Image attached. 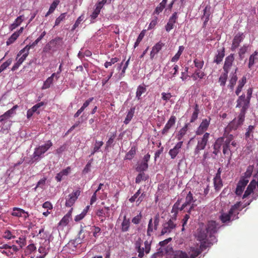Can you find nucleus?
Segmentation results:
<instances>
[{"label":"nucleus","mask_w":258,"mask_h":258,"mask_svg":"<svg viewBox=\"0 0 258 258\" xmlns=\"http://www.w3.org/2000/svg\"><path fill=\"white\" fill-rule=\"evenodd\" d=\"M209 138L210 134L205 133L202 137L198 139V143L194 150L195 155L199 154L200 151L205 148Z\"/></svg>","instance_id":"4"},{"label":"nucleus","mask_w":258,"mask_h":258,"mask_svg":"<svg viewBox=\"0 0 258 258\" xmlns=\"http://www.w3.org/2000/svg\"><path fill=\"white\" fill-rule=\"evenodd\" d=\"M145 32H146V30H143L140 33L139 35L138 36V37L137 38V39L135 43V45H134V47L135 48L137 47L139 45V44L141 42V41L142 40L143 38H144V37L145 36Z\"/></svg>","instance_id":"55"},{"label":"nucleus","mask_w":258,"mask_h":258,"mask_svg":"<svg viewBox=\"0 0 258 258\" xmlns=\"http://www.w3.org/2000/svg\"><path fill=\"white\" fill-rule=\"evenodd\" d=\"M20 35V33L18 32H15L14 33L11 37L8 39V40L7 41V45H9L13 43L14 42V41L18 38L19 36Z\"/></svg>","instance_id":"50"},{"label":"nucleus","mask_w":258,"mask_h":258,"mask_svg":"<svg viewBox=\"0 0 258 258\" xmlns=\"http://www.w3.org/2000/svg\"><path fill=\"white\" fill-rule=\"evenodd\" d=\"M211 121V118L203 119L199 126L196 131L197 135L203 134L208 129Z\"/></svg>","instance_id":"9"},{"label":"nucleus","mask_w":258,"mask_h":258,"mask_svg":"<svg viewBox=\"0 0 258 258\" xmlns=\"http://www.w3.org/2000/svg\"><path fill=\"white\" fill-rule=\"evenodd\" d=\"M103 145V142L102 141H96L94 147L90 156L93 155L96 152H98Z\"/></svg>","instance_id":"52"},{"label":"nucleus","mask_w":258,"mask_h":258,"mask_svg":"<svg viewBox=\"0 0 258 258\" xmlns=\"http://www.w3.org/2000/svg\"><path fill=\"white\" fill-rule=\"evenodd\" d=\"M3 237L7 239H11L12 238H14L15 236L13 235L12 232L8 230H6L3 235Z\"/></svg>","instance_id":"58"},{"label":"nucleus","mask_w":258,"mask_h":258,"mask_svg":"<svg viewBox=\"0 0 258 258\" xmlns=\"http://www.w3.org/2000/svg\"><path fill=\"white\" fill-rule=\"evenodd\" d=\"M55 77L56 80H57L59 78V76H56L55 73L52 74L50 77H48L43 83L42 87V90H45L49 88L51 85L53 83V79Z\"/></svg>","instance_id":"23"},{"label":"nucleus","mask_w":258,"mask_h":258,"mask_svg":"<svg viewBox=\"0 0 258 258\" xmlns=\"http://www.w3.org/2000/svg\"><path fill=\"white\" fill-rule=\"evenodd\" d=\"M211 15V7L207 6L204 10V14L202 16V19L204 21L203 24V27H206L207 22L210 19V16Z\"/></svg>","instance_id":"26"},{"label":"nucleus","mask_w":258,"mask_h":258,"mask_svg":"<svg viewBox=\"0 0 258 258\" xmlns=\"http://www.w3.org/2000/svg\"><path fill=\"white\" fill-rule=\"evenodd\" d=\"M181 199H178L177 202L174 204L172 209L171 210V213H173V217H172V219L176 220V216L178 213V211L179 210L180 211L183 210L185 208L191 204L192 203L195 202L196 201L194 200V197L192 193L190 191H189L187 195L185 197V201L182 205L180 208H179V206L180 205V203L181 202Z\"/></svg>","instance_id":"1"},{"label":"nucleus","mask_w":258,"mask_h":258,"mask_svg":"<svg viewBox=\"0 0 258 258\" xmlns=\"http://www.w3.org/2000/svg\"><path fill=\"white\" fill-rule=\"evenodd\" d=\"M136 153V148L135 146L132 147L130 150L126 154L125 159L132 160Z\"/></svg>","instance_id":"43"},{"label":"nucleus","mask_w":258,"mask_h":258,"mask_svg":"<svg viewBox=\"0 0 258 258\" xmlns=\"http://www.w3.org/2000/svg\"><path fill=\"white\" fill-rule=\"evenodd\" d=\"M207 233H208L206 229L203 227H200L197 229V233L196 234V237L197 240L202 241L207 239Z\"/></svg>","instance_id":"17"},{"label":"nucleus","mask_w":258,"mask_h":258,"mask_svg":"<svg viewBox=\"0 0 258 258\" xmlns=\"http://www.w3.org/2000/svg\"><path fill=\"white\" fill-rule=\"evenodd\" d=\"M90 234V231L87 230L84 228H82L79 233L78 239L80 240V243L86 240V236L89 235Z\"/></svg>","instance_id":"32"},{"label":"nucleus","mask_w":258,"mask_h":258,"mask_svg":"<svg viewBox=\"0 0 258 258\" xmlns=\"http://www.w3.org/2000/svg\"><path fill=\"white\" fill-rule=\"evenodd\" d=\"M234 215L233 214H230V211H229L228 213H223L220 216V219L221 220L222 223H225L227 222H229L230 221L231 218H233Z\"/></svg>","instance_id":"37"},{"label":"nucleus","mask_w":258,"mask_h":258,"mask_svg":"<svg viewBox=\"0 0 258 258\" xmlns=\"http://www.w3.org/2000/svg\"><path fill=\"white\" fill-rule=\"evenodd\" d=\"M242 205V203L241 202H237L235 204L233 205L231 208H230L229 211L230 214H233L234 215V217L233 218V220L236 219L238 218V215L239 214V212L241 211V210L245 207V206H243V207L241 208V206Z\"/></svg>","instance_id":"15"},{"label":"nucleus","mask_w":258,"mask_h":258,"mask_svg":"<svg viewBox=\"0 0 258 258\" xmlns=\"http://www.w3.org/2000/svg\"><path fill=\"white\" fill-rule=\"evenodd\" d=\"M178 19L177 13L174 12L170 17L167 24L165 25V30L167 32H170L173 29L175 24L177 22Z\"/></svg>","instance_id":"10"},{"label":"nucleus","mask_w":258,"mask_h":258,"mask_svg":"<svg viewBox=\"0 0 258 258\" xmlns=\"http://www.w3.org/2000/svg\"><path fill=\"white\" fill-rule=\"evenodd\" d=\"M245 119V115L239 113L237 118H234L227 126L226 130L227 131L230 132L233 130H236L239 126H241Z\"/></svg>","instance_id":"5"},{"label":"nucleus","mask_w":258,"mask_h":258,"mask_svg":"<svg viewBox=\"0 0 258 258\" xmlns=\"http://www.w3.org/2000/svg\"><path fill=\"white\" fill-rule=\"evenodd\" d=\"M52 146V142L51 141L49 140L45 145L40 146L38 148H36L33 154V161L39 160L41 158V156L45 153Z\"/></svg>","instance_id":"2"},{"label":"nucleus","mask_w":258,"mask_h":258,"mask_svg":"<svg viewBox=\"0 0 258 258\" xmlns=\"http://www.w3.org/2000/svg\"><path fill=\"white\" fill-rule=\"evenodd\" d=\"M205 229L209 234L211 240L215 241L216 237L214 234L217 232L219 229L218 223L215 221H210L208 222Z\"/></svg>","instance_id":"6"},{"label":"nucleus","mask_w":258,"mask_h":258,"mask_svg":"<svg viewBox=\"0 0 258 258\" xmlns=\"http://www.w3.org/2000/svg\"><path fill=\"white\" fill-rule=\"evenodd\" d=\"M135 111V107H132L130 108V109L127 112L126 116L123 121L124 124H127L129 123V122L131 121L132 119L133 118L134 115Z\"/></svg>","instance_id":"35"},{"label":"nucleus","mask_w":258,"mask_h":258,"mask_svg":"<svg viewBox=\"0 0 258 258\" xmlns=\"http://www.w3.org/2000/svg\"><path fill=\"white\" fill-rule=\"evenodd\" d=\"M216 241V240H215V241H211V239L210 240H209L208 239L203 240L202 241H200L201 244L198 248L200 249L201 251L202 252L207 248L211 246V245L212 244H213V243Z\"/></svg>","instance_id":"30"},{"label":"nucleus","mask_w":258,"mask_h":258,"mask_svg":"<svg viewBox=\"0 0 258 258\" xmlns=\"http://www.w3.org/2000/svg\"><path fill=\"white\" fill-rule=\"evenodd\" d=\"M176 118L175 116L172 115L166 123L164 127L161 131V134L163 135H166L169 130L175 124Z\"/></svg>","instance_id":"16"},{"label":"nucleus","mask_w":258,"mask_h":258,"mask_svg":"<svg viewBox=\"0 0 258 258\" xmlns=\"http://www.w3.org/2000/svg\"><path fill=\"white\" fill-rule=\"evenodd\" d=\"M119 61V58L117 57H113L109 61H106L104 63V67L106 68H108L109 66H111L112 64H114Z\"/></svg>","instance_id":"59"},{"label":"nucleus","mask_w":258,"mask_h":258,"mask_svg":"<svg viewBox=\"0 0 258 258\" xmlns=\"http://www.w3.org/2000/svg\"><path fill=\"white\" fill-rule=\"evenodd\" d=\"M171 258H188V256L185 252L178 250L174 252Z\"/></svg>","instance_id":"42"},{"label":"nucleus","mask_w":258,"mask_h":258,"mask_svg":"<svg viewBox=\"0 0 258 258\" xmlns=\"http://www.w3.org/2000/svg\"><path fill=\"white\" fill-rule=\"evenodd\" d=\"M225 56V48L223 47L221 50H218V53L215 56L214 62L217 64H220Z\"/></svg>","instance_id":"29"},{"label":"nucleus","mask_w":258,"mask_h":258,"mask_svg":"<svg viewBox=\"0 0 258 258\" xmlns=\"http://www.w3.org/2000/svg\"><path fill=\"white\" fill-rule=\"evenodd\" d=\"M94 228V230H93V236L97 238L99 237L101 233V229L99 227L94 226L93 227Z\"/></svg>","instance_id":"61"},{"label":"nucleus","mask_w":258,"mask_h":258,"mask_svg":"<svg viewBox=\"0 0 258 258\" xmlns=\"http://www.w3.org/2000/svg\"><path fill=\"white\" fill-rule=\"evenodd\" d=\"M246 83V78L245 76H243L242 78L238 81V85L235 91V94L237 96L239 95Z\"/></svg>","instance_id":"31"},{"label":"nucleus","mask_w":258,"mask_h":258,"mask_svg":"<svg viewBox=\"0 0 258 258\" xmlns=\"http://www.w3.org/2000/svg\"><path fill=\"white\" fill-rule=\"evenodd\" d=\"M71 218V214H67L60 220L59 223V225L66 226L69 222Z\"/></svg>","instance_id":"51"},{"label":"nucleus","mask_w":258,"mask_h":258,"mask_svg":"<svg viewBox=\"0 0 258 258\" xmlns=\"http://www.w3.org/2000/svg\"><path fill=\"white\" fill-rule=\"evenodd\" d=\"M190 256L188 258H196L202 252L198 247H191L190 248Z\"/></svg>","instance_id":"41"},{"label":"nucleus","mask_w":258,"mask_h":258,"mask_svg":"<svg viewBox=\"0 0 258 258\" xmlns=\"http://www.w3.org/2000/svg\"><path fill=\"white\" fill-rule=\"evenodd\" d=\"M195 66L198 70L201 69L204 66V61L196 58L194 61Z\"/></svg>","instance_id":"60"},{"label":"nucleus","mask_w":258,"mask_h":258,"mask_svg":"<svg viewBox=\"0 0 258 258\" xmlns=\"http://www.w3.org/2000/svg\"><path fill=\"white\" fill-rule=\"evenodd\" d=\"M40 40L37 38L32 43L27 45L24 48L21 49L17 54V56H20L21 55L24 53L28 55L29 50L31 48H33L36 46Z\"/></svg>","instance_id":"19"},{"label":"nucleus","mask_w":258,"mask_h":258,"mask_svg":"<svg viewBox=\"0 0 258 258\" xmlns=\"http://www.w3.org/2000/svg\"><path fill=\"white\" fill-rule=\"evenodd\" d=\"M164 43L159 42L157 43L153 47L152 51L150 53L151 59H153L155 55L161 50L162 47L164 46Z\"/></svg>","instance_id":"27"},{"label":"nucleus","mask_w":258,"mask_h":258,"mask_svg":"<svg viewBox=\"0 0 258 258\" xmlns=\"http://www.w3.org/2000/svg\"><path fill=\"white\" fill-rule=\"evenodd\" d=\"M12 59H9L6 61L4 62L1 66V69L3 71L6 70L12 63Z\"/></svg>","instance_id":"64"},{"label":"nucleus","mask_w":258,"mask_h":258,"mask_svg":"<svg viewBox=\"0 0 258 258\" xmlns=\"http://www.w3.org/2000/svg\"><path fill=\"white\" fill-rule=\"evenodd\" d=\"M175 227L176 224L171 219H170L168 222H165L163 224V228L161 234V235H164L166 233H169L171 232Z\"/></svg>","instance_id":"11"},{"label":"nucleus","mask_w":258,"mask_h":258,"mask_svg":"<svg viewBox=\"0 0 258 258\" xmlns=\"http://www.w3.org/2000/svg\"><path fill=\"white\" fill-rule=\"evenodd\" d=\"M183 144L182 141L178 142L173 149H171L169 151V154L171 156V159H174L179 152Z\"/></svg>","instance_id":"20"},{"label":"nucleus","mask_w":258,"mask_h":258,"mask_svg":"<svg viewBox=\"0 0 258 258\" xmlns=\"http://www.w3.org/2000/svg\"><path fill=\"white\" fill-rule=\"evenodd\" d=\"M188 128V124H185V125L181 128L178 132V134L176 135V138L177 140L179 141H181V139L183 137V136L186 134V133L187 131Z\"/></svg>","instance_id":"36"},{"label":"nucleus","mask_w":258,"mask_h":258,"mask_svg":"<svg viewBox=\"0 0 258 258\" xmlns=\"http://www.w3.org/2000/svg\"><path fill=\"white\" fill-rule=\"evenodd\" d=\"M80 192H81L79 190H77L70 194L69 195V198L66 200V207H71L72 206L78 199V197L80 196Z\"/></svg>","instance_id":"12"},{"label":"nucleus","mask_w":258,"mask_h":258,"mask_svg":"<svg viewBox=\"0 0 258 258\" xmlns=\"http://www.w3.org/2000/svg\"><path fill=\"white\" fill-rule=\"evenodd\" d=\"M148 168V164L147 163L142 162L137 168V170L139 172H143L146 171Z\"/></svg>","instance_id":"54"},{"label":"nucleus","mask_w":258,"mask_h":258,"mask_svg":"<svg viewBox=\"0 0 258 258\" xmlns=\"http://www.w3.org/2000/svg\"><path fill=\"white\" fill-rule=\"evenodd\" d=\"M151 242L148 241V240H146L144 242L145 247H141V251L142 255H140V253H139L138 257L139 258H143L145 255V253L148 254L150 252L151 250Z\"/></svg>","instance_id":"25"},{"label":"nucleus","mask_w":258,"mask_h":258,"mask_svg":"<svg viewBox=\"0 0 258 258\" xmlns=\"http://www.w3.org/2000/svg\"><path fill=\"white\" fill-rule=\"evenodd\" d=\"M228 73L224 72V73L220 76L219 79V82L221 86H224L226 84V82L227 79Z\"/></svg>","instance_id":"46"},{"label":"nucleus","mask_w":258,"mask_h":258,"mask_svg":"<svg viewBox=\"0 0 258 258\" xmlns=\"http://www.w3.org/2000/svg\"><path fill=\"white\" fill-rule=\"evenodd\" d=\"M224 142V138H219L216 140L213 145L214 151L213 153L215 155H218L220 152V149Z\"/></svg>","instance_id":"21"},{"label":"nucleus","mask_w":258,"mask_h":258,"mask_svg":"<svg viewBox=\"0 0 258 258\" xmlns=\"http://www.w3.org/2000/svg\"><path fill=\"white\" fill-rule=\"evenodd\" d=\"M109 210L110 208L109 207H104L102 208L97 209L96 210L95 214L99 218L101 222H103L106 217H109Z\"/></svg>","instance_id":"7"},{"label":"nucleus","mask_w":258,"mask_h":258,"mask_svg":"<svg viewBox=\"0 0 258 258\" xmlns=\"http://www.w3.org/2000/svg\"><path fill=\"white\" fill-rule=\"evenodd\" d=\"M142 243L143 241L141 238H139L135 243V249L138 253H140V255H142V253L141 251V247L142 245Z\"/></svg>","instance_id":"53"},{"label":"nucleus","mask_w":258,"mask_h":258,"mask_svg":"<svg viewBox=\"0 0 258 258\" xmlns=\"http://www.w3.org/2000/svg\"><path fill=\"white\" fill-rule=\"evenodd\" d=\"M167 0H163L159 5L156 8L155 10L154 11V14H156L157 15L159 14L163 9L165 8V6L167 4Z\"/></svg>","instance_id":"38"},{"label":"nucleus","mask_w":258,"mask_h":258,"mask_svg":"<svg viewBox=\"0 0 258 258\" xmlns=\"http://www.w3.org/2000/svg\"><path fill=\"white\" fill-rule=\"evenodd\" d=\"M253 172V167L251 166H249L247 167L245 172L244 173V176L242 178H246L248 179L249 178L252 173Z\"/></svg>","instance_id":"56"},{"label":"nucleus","mask_w":258,"mask_h":258,"mask_svg":"<svg viewBox=\"0 0 258 258\" xmlns=\"http://www.w3.org/2000/svg\"><path fill=\"white\" fill-rule=\"evenodd\" d=\"M12 215L17 217H23L24 219H26L29 217V214L28 212L25 211L22 209L17 207H14L13 209Z\"/></svg>","instance_id":"18"},{"label":"nucleus","mask_w":258,"mask_h":258,"mask_svg":"<svg viewBox=\"0 0 258 258\" xmlns=\"http://www.w3.org/2000/svg\"><path fill=\"white\" fill-rule=\"evenodd\" d=\"M22 21L23 20L22 19V16H20L18 17L15 20V22L11 25L12 29H14L19 26Z\"/></svg>","instance_id":"57"},{"label":"nucleus","mask_w":258,"mask_h":258,"mask_svg":"<svg viewBox=\"0 0 258 258\" xmlns=\"http://www.w3.org/2000/svg\"><path fill=\"white\" fill-rule=\"evenodd\" d=\"M14 114L13 113V111L9 109L6 111L4 114L0 116V122H3L6 119L11 117L12 115Z\"/></svg>","instance_id":"47"},{"label":"nucleus","mask_w":258,"mask_h":258,"mask_svg":"<svg viewBox=\"0 0 258 258\" xmlns=\"http://www.w3.org/2000/svg\"><path fill=\"white\" fill-rule=\"evenodd\" d=\"M21 55H22L20 58H18L19 56H17L16 59L17 61L15 63L12 68V71H15L17 69H18L19 66L23 63V62L26 59V57L28 55L26 54L23 53Z\"/></svg>","instance_id":"28"},{"label":"nucleus","mask_w":258,"mask_h":258,"mask_svg":"<svg viewBox=\"0 0 258 258\" xmlns=\"http://www.w3.org/2000/svg\"><path fill=\"white\" fill-rule=\"evenodd\" d=\"M238 70V68H236L234 72H232L230 74V80H229V84L228 85L229 88L233 90L234 86L235 85L236 82L237 81V71Z\"/></svg>","instance_id":"22"},{"label":"nucleus","mask_w":258,"mask_h":258,"mask_svg":"<svg viewBox=\"0 0 258 258\" xmlns=\"http://www.w3.org/2000/svg\"><path fill=\"white\" fill-rule=\"evenodd\" d=\"M248 181L249 180L246 178H241L238 181L235 192L237 196L241 195Z\"/></svg>","instance_id":"14"},{"label":"nucleus","mask_w":258,"mask_h":258,"mask_svg":"<svg viewBox=\"0 0 258 258\" xmlns=\"http://www.w3.org/2000/svg\"><path fill=\"white\" fill-rule=\"evenodd\" d=\"M36 250V247L34 244L32 243L28 245L24 250L25 255H28Z\"/></svg>","instance_id":"44"},{"label":"nucleus","mask_w":258,"mask_h":258,"mask_svg":"<svg viewBox=\"0 0 258 258\" xmlns=\"http://www.w3.org/2000/svg\"><path fill=\"white\" fill-rule=\"evenodd\" d=\"M250 100L246 97L244 94L239 96L236 101V107L241 108L239 113L245 115L246 110L249 106Z\"/></svg>","instance_id":"3"},{"label":"nucleus","mask_w":258,"mask_h":258,"mask_svg":"<svg viewBox=\"0 0 258 258\" xmlns=\"http://www.w3.org/2000/svg\"><path fill=\"white\" fill-rule=\"evenodd\" d=\"M234 60V56L233 54H230L227 56L225 59L224 64L223 67L224 72L229 73Z\"/></svg>","instance_id":"13"},{"label":"nucleus","mask_w":258,"mask_h":258,"mask_svg":"<svg viewBox=\"0 0 258 258\" xmlns=\"http://www.w3.org/2000/svg\"><path fill=\"white\" fill-rule=\"evenodd\" d=\"M257 55L258 52L255 51L253 53L250 55L248 65L249 69L251 68V67L253 66L255 60L258 59Z\"/></svg>","instance_id":"39"},{"label":"nucleus","mask_w":258,"mask_h":258,"mask_svg":"<svg viewBox=\"0 0 258 258\" xmlns=\"http://www.w3.org/2000/svg\"><path fill=\"white\" fill-rule=\"evenodd\" d=\"M59 0H54L52 3L51 4L48 11L46 14L45 17H47L50 14L52 13L54 11L55 9L56 8L57 6L59 5Z\"/></svg>","instance_id":"40"},{"label":"nucleus","mask_w":258,"mask_h":258,"mask_svg":"<svg viewBox=\"0 0 258 258\" xmlns=\"http://www.w3.org/2000/svg\"><path fill=\"white\" fill-rule=\"evenodd\" d=\"M66 15V13L61 14L55 20V26L58 25L60 23L65 19Z\"/></svg>","instance_id":"63"},{"label":"nucleus","mask_w":258,"mask_h":258,"mask_svg":"<svg viewBox=\"0 0 258 258\" xmlns=\"http://www.w3.org/2000/svg\"><path fill=\"white\" fill-rule=\"evenodd\" d=\"M214 187L216 190H219L223 186L222 181L221 178L214 177Z\"/></svg>","instance_id":"45"},{"label":"nucleus","mask_w":258,"mask_h":258,"mask_svg":"<svg viewBox=\"0 0 258 258\" xmlns=\"http://www.w3.org/2000/svg\"><path fill=\"white\" fill-rule=\"evenodd\" d=\"M16 242L22 248L26 244V238L24 236L20 237L18 240L16 241Z\"/></svg>","instance_id":"62"},{"label":"nucleus","mask_w":258,"mask_h":258,"mask_svg":"<svg viewBox=\"0 0 258 258\" xmlns=\"http://www.w3.org/2000/svg\"><path fill=\"white\" fill-rule=\"evenodd\" d=\"M194 111L192 113L190 119V122H194L198 118V115L200 113V109H199V106L198 104H196L194 106Z\"/></svg>","instance_id":"34"},{"label":"nucleus","mask_w":258,"mask_h":258,"mask_svg":"<svg viewBox=\"0 0 258 258\" xmlns=\"http://www.w3.org/2000/svg\"><path fill=\"white\" fill-rule=\"evenodd\" d=\"M62 41V39L60 37H56L54 39L51 40L49 44L52 47H57L58 46L60 45Z\"/></svg>","instance_id":"48"},{"label":"nucleus","mask_w":258,"mask_h":258,"mask_svg":"<svg viewBox=\"0 0 258 258\" xmlns=\"http://www.w3.org/2000/svg\"><path fill=\"white\" fill-rule=\"evenodd\" d=\"M130 226V219H127L126 216H124L123 220V221L121 223V231L124 232H126V231H128Z\"/></svg>","instance_id":"33"},{"label":"nucleus","mask_w":258,"mask_h":258,"mask_svg":"<svg viewBox=\"0 0 258 258\" xmlns=\"http://www.w3.org/2000/svg\"><path fill=\"white\" fill-rule=\"evenodd\" d=\"M146 91V89L145 87L142 85L138 86L136 92V97L138 100L141 99V95L144 93Z\"/></svg>","instance_id":"49"},{"label":"nucleus","mask_w":258,"mask_h":258,"mask_svg":"<svg viewBox=\"0 0 258 258\" xmlns=\"http://www.w3.org/2000/svg\"><path fill=\"white\" fill-rule=\"evenodd\" d=\"M256 183L255 180H252L247 187L246 190L243 195L242 198L244 199L250 195L253 191L254 189L255 188Z\"/></svg>","instance_id":"24"},{"label":"nucleus","mask_w":258,"mask_h":258,"mask_svg":"<svg viewBox=\"0 0 258 258\" xmlns=\"http://www.w3.org/2000/svg\"><path fill=\"white\" fill-rule=\"evenodd\" d=\"M245 35L243 33L238 32L234 36L232 40V43L231 46V50L234 51L239 46V44L244 39Z\"/></svg>","instance_id":"8"}]
</instances>
